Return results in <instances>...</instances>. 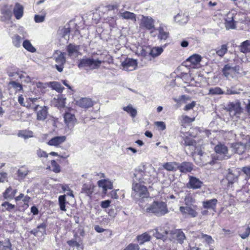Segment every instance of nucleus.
<instances>
[{
    "mask_svg": "<svg viewBox=\"0 0 250 250\" xmlns=\"http://www.w3.org/2000/svg\"><path fill=\"white\" fill-rule=\"evenodd\" d=\"M37 154L39 157H48V154L44 151L42 150L39 149L37 151Z\"/></svg>",
    "mask_w": 250,
    "mask_h": 250,
    "instance_id": "nucleus-59",
    "label": "nucleus"
},
{
    "mask_svg": "<svg viewBox=\"0 0 250 250\" xmlns=\"http://www.w3.org/2000/svg\"><path fill=\"white\" fill-rule=\"evenodd\" d=\"M64 119L66 124H74L76 122V118L74 114L69 112H66L64 115Z\"/></svg>",
    "mask_w": 250,
    "mask_h": 250,
    "instance_id": "nucleus-32",
    "label": "nucleus"
},
{
    "mask_svg": "<svg viewBox=\"0 0 250 250\" xmlns=\"http://www.w3.org/2000/svg\"><path fill=\"white\" fill-rule=\"evenodd\" d=\"M193 165L191 163L184 162L181 164L178 163V169L182 173L191 172L193 169Z\"/></svg>",
    "mask_w": 250,
    "mask_h": 250,
    "instance_id": "nucleus-17",
    "label": "nucleus"
},
{
    "mask_svg": "<svg viewBox=\"0 0 250 250\" xmlns=\"http://www.w3.org/2000/svg\"><path fill=\"white\" fill-rule=\"evenodd\" d=\"M225 26L227 29H234L235 28V25L234 21H229L225 22Z\"/></svg>",
    "mask_w": 250,
    "mask_h": 250,
    "instance_id": "nucleus-60",
    "label": "nucleus"
},
{
    "mask_svg": "<svg viewBox=\"0 0 250 250\" xmlns=\"http://www.w3.org/2000/svg\"><path fill=\"white\" fill-rule=\"evenodd\" d=\"M137 62L136 60L127 58L122 62L123 69L125 71H132L137 67Z\"/></svg>",
    "mask_w": 250,
    "mask_h": 250,
    "instance_id": "nucleus-13",
    "label": "nucleus"
},
{
    "mask_svg": "<svg viewBox=\"0 0 250 250\" xmlns=\"http://www.w3.org/2000/svg\"><path fill=\"white\" fill-rule=\"evenodd\" d=\"M225 92L219 87H215L210 88L208 90V95H222L224 94Z\"/></svg>",
    "mask_w": 250,
    "mask_h": 250,
    "instance_id": "nucleus-37",
    "label": "nucleus"
},
{
    "mask_svg": "<svg viewBox=\"0 0 250 250\" xmlns=\"http://www.w3.org/2000/svg\"><path fill=\"white\" fill-rule=\"evenodd\" d=\"M61 34H62V36L66 40L69 38V34L70 30L69 28H62L61 30L60 31Z\"/></svg>",
    "mask_w": 250,
    "mask_h": 250,
    "instance_id": "nucleus-49",
    "label": "nucleus"
},
{
    "mask_svg": "<svg viewBox=\"0 0 250 250\" xmlns=\"http://www.w3.org/2000/svg\"><path fill=\"white\" fill-rule=\"evenodd\" d=\"M21 37L19 35H16L13 40V43L15 46L18 47L20 46Z\"/></svg>",
    "mask_w": 250,
    "mask_h": 250,
    "instance_id": "nucleus-57",
    "label": "nucleus"
},
{
    "mask_svg": "<svg viewBox=\"0 0 250 250\" xmlns=\"http://www.w3.org/2000/svg\"><path fill=\"white\" fill-rule=\"evenodd\" d=\"M188 179L189 181L187 184L188 188L195 189L202 187L203 182L199 179L190 175H188Z\"/></svg>",
    "mask_w": 250,
    "mask_h": 250,
    "instance_id": "nucleus-16",
    "label": "nucleus"
},
{
    "mask_svg": "<svg viewBox=\"0 0 250 250\" xmlns=\"http://www.w3.org/2000/svg\"><path fill=\"white\" fill-rule=\"evenodd\" d=\"M13 13L17 20L21 19L23 14V7L19 3H16L13 9Z\"/></svg>",
    "mask_w": 250,
    "mask_h": 250,
    "instance_id": "nucleus-22",
    "label": "nucleus"
},
{
    "mask_svg": "<svg viewBox=\"0 0 250 250\" xmlns=\"http://www.w3.org/2000/svg\"><path fill=\"white\" fill-rule=\"evenodd\" d=\"M37 101V98H29L26 100L27 104H25L22 95H21L18 97V102L21 105L32 108L34 110H37L39 107V104L36 103Z\"/></svg>",
    "mask_w": 250,
    "mask_h": 250,
    "instance_id": "nucleus-8",
    "label": "nucleus"
},
{
    "mask_svg": "<svg viewBox=\"0 0 250 250\" xmlns=\"http://www.w3.org/2000/svg\"><path fill=\"white\" fill-rule=\"evenodd\" d=\"M77 104L81 107L87 108L93 105V102L91 99L87 98H83L77 101Z\"/></svg>",
    "mask_w": 250,
    "mask_h": 250,
    "instance_id": "nucleus-19",
    "label": "nucleus"
},
{
    "mask_svg": "<svg viewBox=\"0 0 250 250\" xmlns=\"http://www.w3.org/2000/svg\"><path fill=\"white\" fill-rule=\"evenodd\" d=\"M29 171L28 168L24 167H22L19 168L17 171V175L20 179H23L28 174Z\"/></svg>",
    "mask_w": 250,
    "mask_h": 250,
    "instance_id": "nucleus-30",
    "label": "nucleus"
},
{
    "mask_svg": "<svg viewBox=\"0 0 250 250\" xmlns=\"http://www.w3.org/2000/svg\"><path fill=\"white\" fill-rule=\"evenodd\" d=\"M163 166L165 169L169 171H176L178 169V163L176 162L166 163Z\"/></svg>",
    "mask_w": 250,
    "mask_h": 250,
    "instance_id": "nucleus-29",
    "label": "nucleus"
},
{
    "mask_svg": "<svg viewBox=\"0 0 250 250\" xmlns=\"http://www.w3.org/2000/svg\"><path fill=\"white\" fill-rule=\"evenodd\" d=\"M197 209V206H181L179 208L183 215L188 216L192 218H195L198 216Z\"/></svg>",
    "mask_w": 250,
    "mask_h": 250,
    "instance_id": "nucleus-6",
    "label": "nucleus"
},
{
    "mask_svg": "<svg viewBox=\"0 0 250 250\" xmlns=\"http://www.w3.org/2000/svg\"><path fill=\"white\" fill-rule=\"evenodd\" d=\"M152 171V172H154V168L153 167H152L151 166H150L149 167L146 168L145 170H144V172H145V174H144V176H145V177H147L149 179V181L151 180L150 179V176H151V175L149 174H150V171Z\"/></svg>",
    "mask_w": 250,
    "mask_h": 250,
    "instance_id": "nucleus-50",
    "label": "nucleus"
},
{
    "mask_svg": "<svg viewBox=\"0 0 250 250\" xmlns=\"http://www.w3.org/2000/svg\"><path fill=\"white\" fill-rule=\"evenodd\" d=\"M3 194L4 198L7 200H11L14 197L12 193V188L10 187L5 190Z\"/></svg>",
    "mask_w": 250,
    "mask_h": 250,
    "instance_id": "nucleus-46",
    "label": "nucleus"
},
{
    "mask_svg": "<svg viewBox=\"0 0 250 250\" xmlns=\"http://www.w3.org/2000/svg\"><path fill=\"white\" fill-rule=\"evenodd\" d=\"M139 247L138 245L135 244H130L124 250H139Z\"/></svg>",
    "mask_w": 250,
    "mask_h": 250,
    "instance_id": "nucleus-55",
    "label": "nucleus"
},
{
    "mask_svg": "<svg viewBox=\"0 0 250 250\" xmlns=\"http://www.w3.org/2000/svg\"><path fill=\"white\" fill-rule=\"evenodd\" d=\"M52 170L55 173H59L60 172V167L56 163L55 160H52L51 162Z\"/></svg>",
    "mask_w": 250,
    "mask_h": 250,
    "instance_id": "nucleus-47",
    "label": "nucleus"
},
{
    "mask_svg": "<svg viewBox=\"0 0 250 250\" xmlns=\"http://www.w3.org/2000/svg\"><path fill=\"white\" fill-rule=\"evenodd\" d=\"M241 52L247 53L250 52V40L243 42L240 46Z\"/></svg>",
    "mask_w": 250,
    "mask_h": 250,
    "instance_id": "nucleus-38",
    "label": "nucleus"
},
{
    "mask_svg": "<svg viewBox=\"0 0 250 250\" xmlns=\"http://www.w3.org/2000/svg\"><path fill=\"white\" fill-rule=\"evenodd\" d=\"M94 188V185L92 184H84L83 186L81 192L90 196L93 192Z\"/></svg>",
    "mask_w": 250,
    "mask_h": 250,
    "instance_id": "nucleus-26",
    "label": "nucleus"
},
{
    "mask_svg": "<svg viewBox=\"0 0 250 250\" xmlns=\"http://www.w3.org/2000/svg\"><path fill=\"white\" fill-rule=\"evenodd\" d=\"M231 146L235 153L239 154H243L245 151L247 147L250 149V136L249 141L246 145L241 143H236L232 144Z\"/></svg>",
    "mask_w": 250,
    "mask_h": 250,
    "instance_id": "nucleus-14",
    "label": "nucleus"
},
{
    "mask_svg": "<svg viewBox=\"0 0 250 250\" xmlns=\"http://www.w3.org/2000/svg\"><path fill=\"white\" fill-rule=\"evenodd\" d=\"M18 135L19 137H21L26 139L29 138L33 137V132L32 131L28 130H21L18 132Z\"/></svg>",
    "mask_w": 250,
    "mask_h": 250,
    "instance_id": "nucleus-36",
    "label": "nucleus"
},
{
    "mask_svg": "<svg viewBox=\"0 0 250 250\" xmlns=\"http://www.w3.org/2000/svg\"><path fill=\"white\" fill-rule=\"evenodd\" d=\"M12 245L9 240L0 242V250H12Z\"/></svg>",
    "mask_w": 250,
    "mask_h": 250,
    "instance_id": "nucleus-40",
    "label": "nucleus"
},
{
    "mask_svg": "<svg viewBox=\"0 0 250 250\" xmlns=\"http://www.w3.org/2000/svg\"><path fill=\"white\" fill-rule=\"evenodd\" d=\"M54 57L57 63L55 65L56 68L58 71L62 72L63 69V65L66 62L64 53L56 51L54 55Z\"/></svg>",
    "mask_w": 250,
    "mask_h": 250,
    "instance_id": "nucleus-7",
    "label": "nucleus"
},
{
    "mask_svg": "<svg viewBox=\"0 0 250 250\" xmlns=\"http://www.w3.org/2000/svg\"><path fill=\"white\" fill-rule=\"evenodd\" d=\"M80 50V45L72 43L69 44L66 47L68 56L72 59L76 58L81 55Z\"/></svg>",
    "mask_w": 250,
    "mask_h": 250,
    "instance_id": "nucleus-11",
    "label": "nucleus"
},
{
    "mask_svg": "<svg viewBox=\"0 0 250 250\" xmlns=\"http://www.w3.org/2000/svg\"><path fill=\"white\" fill-rule=\"evenodd\" d=\"M158 30L159 32V35L158 36V39L161 40H166L168 36V33L167 32H165L163 28L161 27H159Z\"/></svg>",
    "mask_w": 250,
    "mask_h": 250,
    "instance_id": "nucleus-45",
    "label": "nucleus"
},
{
    "mask_svg": "<svg viewBox=\"0 0 250 250\" xmlns=\"http://www.w3.org/2000/svg\"><path fill=\"white\" fill-rule=\"evenodd\" d=\"M10 84L13 87L17 89L18 90H21L22 89L21 85L15 81L10 82Z\"/></svg>",
    "mask_w": 250,
    "mask_h": 250,
    "instance_id": "nucleus-58",
    "label": "nucleus"
},
{
    "mask_svg": "<svg viewBox=\"0 0 250 250\" xmlns=\"http://www.w3.org/2000/svg\"><path fill=\"white\" fill-rule=\"evenodd\" d=\"M36 111L37 119L38 120L43 121L47 118L48 112L47 108L46 106H43L42 107H40L39 105V107Z\"/></svg>",
    "mask_w": 250,
    "mask_h": 250,
    "instance_id": "nucleus-18",
    "label": "nucleus"
},
{
    "mask_svg": "<svg viewBox=\"0 0 250 250\" xmlns=\"http://www.w3.org/2000/svg\"><path fill=\"white\" fill-rule=\"evenodd\" d=\"M232 70L231 66L229 64H227L224 66L222 72L224 76L229 79L230 77H233L234 73L233 71H232Z\"/></svg>",
    "mask_w": 250,
    "mask_h": 250,
    "instance_id": "nucleus-27",
    "label": "nucleus"
},
{
    "mask_svg": "<svg viewBox=\"0 0 250 250\" xmlns=\"http://www.w3.org/2000/svg\"><path fill=\"white\" fill-rule=\"evenodd\" d=\"M145 172L142 169H137L135 171L134 176L133 177V184H136V182L146 183L149 182V179L147 177H145L144 176Z\"/></svg>",
    "mask_w": 250,
    "mask_h": 250,
    "instance_id": "nucleus-12",
    "label": "nucleus"
},
{
    "mask_svg": "<svg viewBox=\"0 0 250 250\" xmlns=\"http://www.w3.org/2000/svg\"><path fill=\"white\" fill-rule=\"evenodd\" d=\"M214 150L216 154L218 155L217 156L218 159H226L229 157L228 147L224 144L219 143L215 146Z\"/></svg>",
    "mask_w": 250,
    "mask_h": 250,
    "instance_id": "nucleus-9",
    "label": "nucleus"
},
{
    "mask_svg": "<svg viewBox=\"0 0 250 250\" xmlns=\"http://www.w3.org/2000/svg\"><path fill=\"white\" fill-rule=\"evenodd\" d=\"M184 202L185 206H197L196 205L194 195L191 193H188L186 194L184 198Z\"/></svg>",
    "mask_w": 250,
    "mask_h": 250,
    "instance_id": "nucleus-23",
    "label": "nucleus"
},
{
    "mask_svg": "<svg viewBox=\"0 0 250 250\" xmlns=\"http://www.w3.org/2000/svg\"><path fill=\"white\" fill-rule=\"evenodd\" d=\"M67 244L71 247V249L76 247V248H77V250H78V247L80 246L79 244L77 241L73 240L68 241Z\"/></svg>",
    "mask_w": 250,
    "mask_h": 250,
    "instance_id": "nucleus-54",
    "label": "nucleus"
},
{
    "mask_svg": "<svg viewBox=\"0 0 250 250\" xmlns=\"http://www.w3.org/2000/svg\"><path fill=\"white\" fill-rule=\"evenodd\" d=\"M217 202V200L215 198L210 200H207L203 201L202 205L204 208L215 210Z\"/></svg>",
    "mask_w": 250,
    "mask_h": 250,
    "instance_id": "nucleus-20",
    "label": "nucleus"
},
{
    "mask_svg": "<svg viewBox=\"0 0 250 250\" xmlns=\"http://www.w3.org/2000/svg\"><path fill=\"white\" fill-rule=\"evenodd\" d=\"M228 51V47L226 44H223L215 49L216 54L219 57H223Z\"/></svg>",
    "mask_w": 250,
    "mask_h": 250,
    "instance_id": "nucleus-35",
    "label": "nucleus"
},
{
    "mask_svg": "<svg viewBox=\"0 0 250 250\" xmlns=\"http://www.w3.org/2000/svg\"><path fill=\"white\" fill-rule=\"evenodd\" d=\"M149 232H152L154 237H155L157 239H163V238L164 237V235H163V234L161 233L158 231V229L150 230L149 231Z\"/></svg>",
    "mask_w": 250,
    "mask_h": 250,
    "instance_id": "nucleus-48",
    "label": "nucleus"
},
{
    "mask_svg": "<svg viewBox=\"0 0 250 250\" xmlns=\"http://www.w3.org/2000/svg\"><path fill=\"white\" fill-rule=\"evenodd\" d=\"M132 189L133 192L132 196L136 199H139V205L141 207V204L146 203V199L150 198L146 187L140 184H133Z\"/></svg>",
    "mask_w": 250,
    "mask_h": 250,
    "instance_id": "nucleus-2",
    "label": "nucleus"
},
{
    "mask_svg": "<svg viewBox=\"0 0 250 250\" xmlns=\"http://www.w3.org/2000/svg\"><path fill=\"white\" fill-rule=\"evenodd\" d=\"M193 233H194L195 234L194 235H193V236L194 237H195L196 238H199V239H200V238L204 239L205 240V242L208 244H209V245L211 244L214 242L212 237L210 235L203 234L202 232H200L199 231H197L195 232H193Z\"/></svg>",
    "mask_w": 250,
    "mask_h": 250,
    "instance_id": "nucleus-24",
    "label": "nucleus"
},
{
    "mask_svg": "<svg viewBox=\"0 0 250 250\" xmlns=\"http://www.w3.org/2000/svg\"><path fill=\"white\" fill-rule=\"evenodd\" d=\"M121 16L124 19L130 20L134 21H136V15L133 13L129 11H125L122 13L121 14Z\"/></svg>",
    "mask_w": 250,
    "mask_h": 250,
    "instance_id": "nucleus-34",
    "label": "nucleus"
},
{
    "mask_svg": "<svg viewBox=\"0 0 250 250\" xmlns=\"http://www.w3.org/2000/svg\"><path fill=\"white\" fill-rule=\"evenodd\" d=\"M59 204L60 206V208L61 210L65 211L66 209L65 208V204H66V198L65 195H61L59 197Z\"/></svg>",
    "mask_w": 250,
    "mask_h": 250,
    "instance_id": "nucleus-41",
    "label": "nucleus"
},
{
    "mask_svg": "<svg viewBox=\"0 0 250 250\" xmlns=\"http://www.w3.org/2000/svg\"><path fill=\"white\" fill-rule=\"evenodd\" d=\"M154 20L151 17L142 15L140 27L150 30L154 28Z\"/></svg>",
    "mask_w": 250,
    "mask_h": 250,
    "instance_id": "nucleus-10",
    "label": "nucleus"
},
{
    "mask_svg": "<svg viewBox=\"0 0 250 250\" xmlns=\"http://www.w3.org/2000/svg\"><path fill=\"white\" fill-rule=\"evenodd\" d=\"M23 47L29 52L32 53L36 51V49L33 46L31 42L28 40H25L22 44Z\"/></svg>",
    "mask_w": 250,
    "mask_h": 250,
    "instance_id": "nucleus-43",
    "label": "nucleus"
},
{
    "mask_svg": "<svg viewBox=\"0 0 250 250\" xmlns=\"http://www.w3.org/2000/svg\"><path fill=\"white\" fill-rule=\"evenodd\" d=\"M163 51V48L162 47H154L150 50L149 54L153 58H155L160 55Z\"/></svg>",
    "mask_w": 250,
    "mask_h": 250,
    "instance_id": "nucleus-31",
    "label": "nucleus"
},
{
    "mask_svg": "<svg viewBox=\"0 0 250 250\" xmlns=\"http://www.w3.org/2000/svg\"><path fill=\"white\" fill-rule=\"evenodd\" d=\"M151 236L146 232H145L137 236V239L140 244H143L145 242L150 241Z\"/></svg>",
    "mask_w": 250,
    "mask_h": 250,
    "instance_id": "nucleus-33",
    "label": "nucleus"
},
{
    "mask_svg": "<svg viewBox=\"0 0 250 250\" xmlns=\"http://www.w3.org/2000/svg\"><path fill=\"white\" fill-rule=\"evenodd\" d=\"M45 16L40 15H36L34 17V20L36 22H42L44 21Z\"/></svg>",
    "mask_w": 250,
    "mask_h": 250,
    "instance_id": "nucleus-56",
    "label": "nucleus"
},
{
    "mask_svg": "<svg viewBox=\"0 0 250 250\" xmlns=\"http://www.w3.org/2000/svg\"><path fill=\"white\" fill-rule=\"evenodd\" d=\"M66 140V137L65 136H57L52 138L50 140L47 144L49 146H58L60 145L64 142Z\"/></svg>",
    "mask_w": 250,
    "mask_h": 250,
    "instance_id": "nucleus-21",
    "label": "nucleus"
},
{
    "mask_svg": "<svg viewBox=\"0 0 250 250\" xmlns=\"http://www.w3.org/2000/svg\"><path fill=\"white\" fill-rule=\"evenodd\" d=\"M103 62L99 59H94L93 58H83L80 60L78 67L86 70H93L98 69Z\"/></svg>",
    "mask_w": 250,
    "mask_h": 250,
    "instance_id": "nucleus-3",
    "label": "nucleus"
},
{
    "mask_svg": "<svg viewBox=\"0 0 250 250\" xmlns=\"http://www.w3.org/2000/svg\"><path fill=\"white\" fill-rule=\"evenodd\" d=\"M234 14L229 12L226 18V22H229L234 21Z\"/></svg>",
    "mask_w": 250,
    "mask_h": 250,
    "instance_id": "nucleus-63",
    "label": "nucleus"
},
{
    "mask_svg": "<svg viewBox=\"0 0 250 250\" xmlns=\"http://www.w3.org/2000/svg\"><path fill=\"white\" fill-rule=\"evenodd\" d=\"M201 61V56L197 54H194L187 59V62H189L193 64H198Z\"/></svg>",
    "mask_w": 250,
    "mask_h": 250,
    "instance_id": "nucleus-39",
    "label": "nucleus"
},
{
    "mask_svg": "<svg viewBox=\"0 0 250 250\" xmlns=\"http://www.w3.org/2000/svg\"><path fill=\"white\" fill-rule=\"evenodd\" d=\"M174 21L180 24H184L188 22V17L185 14L179 13L175 16Z\"/></svg>",
    "mask_w": 250,
    "mask_h": 250,
    "instance_id": "nucleus-25",
    "label": "nucleus"
},
{
    "mask_svg": "<svg viewBox=\"0 0 250 250\" xmlns=\"http://www.w3.org/2000/svg\"><path fill=\"white\" fill-rule=\"evenodd\" d=\"M239 176V172L236 169H229V172L226 176V179L228 181V185L230 186L237 182Z\"/></svg>",
    "mask_w": 250,
    "mask_h": 250,
    "instance_id": "nucleus-15",
    "label": "nucleus"
},
{
    "mask_svg": "<svg viewBox=\"0 0 250 250\" xmlns=\"http://www.w3.org/2000/svg\"><path fill=\"white\" fill-rule=\"evenodd\" d=\"M65 98L62 96L59 97L57 99V104H56V106L60 108L63 107L65 106Z\"/></svg>",
    "mask_w": 250,
    "mask_h": 250,
    "instance_id": "nucleus-51",
    "label": "nucleus"
},
{
    "mask_svg": "<svg viewBox=\"0 0 250 250\" xmlns=\"http://www.w3.org/2000/svg\"><path fill=\"white\" fill-rule=\"evenodd\" d=\"M141 208L144 212L152 213L158 216L164 215L168 213L167 204L162 201H153L151 198L146 199V203L141 204Z\"/></svg>",
    "mask_w": 250,
    "mask_h": 250,
    "instance_id": "nucleus-1",
    "label": "nucleus"
},
{
    "mask_svg": "<svg viewBox=\"0 0 250 250\" xmlns=\"http://www.w3.org/2000/svg\"><path fill=\"white\" fill-rule=\"evenodd\" d=\"M2 206L5 208L8 211L14 209L15 207L14 205H12L8 202H5L2 204Z\"/></svg>",
    "mask_w": 250,
    "mask_h": 250,
    "instance_id": "nucleus-52",
    "label": "nucleus"
},
{
    "mask_svg": "<svg viewBox=\"0 0 250 250\" xmlns=\"http://www.w3.org/2000/svg\"><path fill=\"white\" fill-rule=\"evenodd\" d=\"M165 233L169 235L170 239L171 241H177L180 244L183 243L184 241L186 238L184 233L181 229H176L171 231L169 233L165 231Z\"/></svg>",
    "mask_w": 250,
    "mask_h": 250,
    "instance_id": "nucleus-5",
    "label": "nucleus"
},
{
    "mask_svg": "<svg viewBox=\"0 0 250 250\" xmlns=\"http://www.w3.org/2000/svg\"><path fill=\"white\" fill-rule=\"evenodd\" d=\"M195 105H196L195 102L193 101L191 103L187 104L185 106L184 109L185 110L188 111V110L192 109L195 106Z\"/></svg>",
    "mask_w": 250,
    "mask_h": 250,
    "instance_id": "nucleus-62",
    "label": "nucleus"
},
{
    "mask_svg": "<svg viewBox=\"0 0 250 250\" xmlns=\"http://www.w3.org/2000/svg\"><path fill=\"white\" fill-rule=\"evenodd\" d=\"M49 85L53 89L56 90L59 92H62L63 89V87L62 85L57 82H50Z\"/></svg>",
    "mask_w": 250,
    "mask_h": 250,
    "instance_id": "nucleus-44",
    "label": "nucleus"
},
{
    "mask_svg": "<svg viewBox=\"0 0 250 250\" xmlns=\"http://www.w3.org/2000/svg\"><path fill=\"white\" fill-rule=\"evenodd\" d=\"M155 125L161 130H164L166 129V125L163 122H156Z\"/></svg>",
    "mask_w": 250,
    "mask_h": 250,
    "instance_id": "nucleus-61",
    "label": "nucleus"
},
{
    "mask_svg": "<svg viewBox=\"0 0 250 250\" xmlns=\"http://www.w3.org/2000/svg\"><path fill=\"white\" fill-rule=\"evenodd\" d=\"M250 234V228L249 227H243L241 230V233L239 234V236L242 239H246L247 238Z\"/></svg>",
    "mask_w": 250,
    "mask_h": 250,
    "instance_id": "nucleus-42",
    "label": "nucleus"
},
{
    "mask_svg": "<svg viewBox=\"0 0 250 250\" xmlns=\"http://www.w3.org/2000/svg\"><path fill=\"white\" fill-rule=\"evenodd\" d=\"M243 172L249 178H250V167H245L242 168Z\"/></svg>",
    "mask_w": 250,
    "mask_h": 250,
    "instance_id": "nucleus-64",
    "label": "nucleus"
},
{
    "mask_svg": "<svg viewBox=\"0 0 250 250\" xmlns=\"http://www.w3.org/2000/svg\"><path fill=\"white\" fill-rule=\"evenodd\" d=\"M123 109L132 118H135L137 114V110L131 104L123 107Z\"/></svg>",
    "mask_w": 250,
    "mask_h": 250,
    "instance_id": "nucleus-28",
    "label": "nucleus"
},
{
    "mask_svg": "<svg viewBox=\"0 0 250 250\" xmlns=\"http://www.w3.org/2000/svg\"><path fill=\"white\" fill-rule=\"evenodd\" d=\"M226 109L229 112L230 116L234 120L239 118L242 112L241 103L239 101H235L229 103Z\"/></svg>",
    "mask_w": 250,
    "mask_h": 250,
    "instance_id": "nucleus-4",
    "label": "nucleus"
},
{
    "mask_svg": "<svg viewBox=\"0 0 250 250\" xmlns=\"http://www.w3.org/2000/svg\"><path fill=\"white\" fill-rule=\"evenodd\" d=\"M19 77L23 81L27 83H30L32 81V78L29 76L26 75V74H21Z\"/></svg>",
    "mask_w": 250,
    "mask_h": 250,
    "instance_id": "nucleus-53",
    "label": "nucleus"
}]
</instances>
